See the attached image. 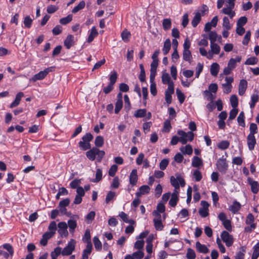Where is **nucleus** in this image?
<instances>
[{
  "label": "nucleus",
  "instance_id": "1",
  "mask_svg": "<svg viewBox=\"0 0 259 259\" xmlns=\"http://www.w3.org/2000/svg\"><path fill=\"white\" fill-rule=\"evenodd\" d=\"M177 134L180 136V142L182 144H186L188 141H192L194 137V135L192 132L186 133L182 130H179Z\"/></svg>",
  "mask_w": 259,
  "mask_h": 259
},
{
  "label": "nucleus",
  "instance_id": "2",
  "mask_svg": "<svg viewBox=\"0 0 259 259\" xmlns=\"http://www.w3.org/2000/svg\"><path fill=\"white\" fill-rule=\"evenodd\" d=\"M176 178L174 176H171L170 178V183L171 185L175 187V189H179L180 185L184 187L185 185L184 179L179 174H176Z\"/></svg>",
  "mask_w": 259,
  "mask_h": 259
},
{
  "label": "nucleus",
  "instance_id": "3",
  "mask_svg": "<svg viewBox=\"0 0 259 259\" xmlns=\"http://www.w3.org/2000/svg\"><path fill=\"white\" fill-rule=\"evenodd\" d=\"M76 241L73 239H70L67 245L62 250L63 256H68L72 254L75 249Z\"/></svg>",
  "mask_w": 259,
  "mask_h": 259
},
{
  "label": "nucleus",
  "instance_id": "4",
  "mask_svg": "<svg viewBox=\"0 0 259 259\" xmlns=\"http://www.w3.org/2000/svg\"><path fill=\"white\" fill-rule=\"evenodd\" d=\"M53 70V67L46 68L44 71H41L38 73L35 74L31 79H30V80L35 82L37 80H41L47 75L49 72L52 71Z\"/></svg>",
  "mask_w": 259,
  "mask_h": 259
},
{
  "label": "nucleus",
  "instance_id": "5",
  "mask_svg": "<svg viewBox=\"0 0 259 259\" xmlns=\"http://www.w3.org/2000/svg\"><path fill=\"white\" fill-rule=\"evenodd\" d=\"M221 237L227 246L230 247L232 245L234 242L233 237L227 231H223L221 234Z\"/></svg>",
  "mask_w": 259,
  "mask_h": 259
},
{
  "label": "nucleus",
  "instance_id": "6",
  "mask_svg": "<svg viewBox=\"0 0 259 259\" xmlns=\"http://www.w3.org/2000/svg\"><path fill=\"white\" fill-rule=\"evenodd\" d=\"M216 165L218 169L223 174H225L228 170V165L227 163L226 158H220L217 161Z\"/></svg>",
  "mask_w": 259,
  "mask_h": 259
},
{
  "label": "nucleus",
  "instance_id": "7",
  "mask_svg": "<svg viewBox=\"0 0 259 259\" xmlns=\"http://www.w3.org/2000/svg\"><path fill=\"white\" fill-rule=\"evenodd\" d=\"M58 232L61 237H66L68 235L67 231L68 226L67 224L64 222H61L58 224Z\"/></svg>",
  "mask_w": 259,
  "mask_h": 259
},
{
  "label": "nucleus",
  "instance_id": "8",
  "mask_svg": "<svg viewBox=\"0 0 259 259\" xmlns=\"http://www.w3.org/2000/svg\"><path fill=\"white\" fill-rule=\"evenodd\" d=\"M77 194L75 196L73 203L75 204H79L82 201V197L84 195L85 192L82 187H79L76 189Z\"/></svg>",
  "mask_w": 259,
  "mask_h": 259
},
{
  "label": "nucleus",
  "instance_id": "9",
  "mask_svg": "<svg viewBox=\"0 0 259 259\" xmlns=\"http://www.w3.org/2000/svg\"><path fill=\"white\" fill-rule=\"evenodd\" d=\"M247 183L251 187V192L254 194H256L259 190V184L257 181H254L252 178L248 177L247 178Z\"/></svg>",
  "mask_w": 259,
  "mask_h": 259
},
{
  "label": "nucleus",
  "instance_id": "10",
  "mask_svg": "<svg viewBox=\"0 0 259 259\" xmlns=\"http://www.w3.org/2000/svg\"><path fill=\"white\" fill-rule=\"evenodd\" d=\"M247 143L248 149L253 150L256 144V139L254 135H248L247 137Z\"/></svg>",
  "mask_w": 259,
  "mask_h": 259
},
{
  "label": "nucleus",
  "instance_id": "11",
  "mask_svg": "<svg viewBox=\"0 0 259 259\" xmlns=\"http://www.w3.org/2000/svg\"><path fill=\"white\" fill-rule=\"evenodd\" d=\"M247 87V82L245 79H241L240 81L238 89V94L240 96L244 94Z\"/></svg>",
  "mask_w": 259,
  "mask_h": 259
},
{
  "label": "nucleus",
  "instance_id": "12",
  "mask_svg": "<svg viewBox=\"0 0 259 259\" xmlns=\"http://www.w3.org/2000/svg\"><path fill=\"white\" fill-rule=\"evenodd\" d=\"M234 8V7L226 5V7L223 8L221 10V12L223 14L228 15L229 17L232 19L235 16L236 14L235 12L233 11Z\"/></svg>",
  "mask_w": 259,
  "mask_h": 259
},
{
  "label": "nucleus",
  "instance_id": "13",
  "mask_svg": "<svg viewBox=\"0 0 259 259\" xmlns=\"http://www.w3.org/2000/svg\"><path fill=\"white\" fill-rule=\"evenodd\" d=\"M150 188L147 185H143L139 188V191L136 193V195L138 197H141L143 195L148 194L150 192Z\"/></svg>",
  "mask_w": 259,
  "mask_h": 259
},
{
  "label": "nucleus",
  "instance_id": "14",
  "mask_svg": "<svg viewBox=\"0 0 259 259\" xmlns=\"http://www.w3.org/2000/svg\"><path fill=\"white\" fill-rule=\"evenodd\" d=\"M138 181L137 170L133 169L130 175V183L133 186L136 185Z\"/></svg>",
  "mask_w": 259,
  "mask_h": 259
},
{
  "label": "nucleus",
  "instance_id": "15",
  "mask_svg": "<svg viewBox=\"0 0 259 259\" xmlns=\"http://www.w3.org/2000/svg\"><path fill=\"white\" fill-rule=\"evenodd\" d=\"M64 44L65 47L69 49L74 44V36L72 35H68L64 40Z\"/></svg>",
  "mask_w": 259,
  "mask_h": 259
},
{
  "label": "nucleus",
  "instance_id": "16",
  "mask_svg": "<svg viewBox=\"0 0 259 259\" xmlns=\"http://www.w3.org/2000/svg\"><path fill=\"white\" fill-rule=\"evenodd\" d=\"M93 250V245H87L85 248L83 250L81 259H88Z\"/></svg>",
  "mask_w": 259,
  "mask_h": 259
},
{
  "label": "nucleus",
  "instance_id": "17",
  "mask_svg": "<svg viewBox=\"0 0 259 259\" xmlns=\"http://www.w3.org/2000/svg\"><path fill=\"white\" fill-rule=\"evenodd\" d=\"M241 60L240 56H237L235 58H231L228 63V66L232 70L234 69L236 66V63L240 62Z\"/></svg>",
  "mask_w": 259,
  "mask_h": 259
},
{
  "label": "nucleus",
  "instance_id": "18",
  "mask_svg": "<svg viewBox=\"0 0 259 259\" xmlns=\"http://www.w3.org/2000/svg\"><path fill=\"white\" fill-rule=\"evenodd\" d=\"M24 96V94L22 92L18 93L16 96L15 100L10 105V107L12 108L18 106L21 100V98Z\"/></svg>",
  "mask_w": 259,
  "mask_h": 259
},
{
  "label": "nucleus",
  "instance_id": "19",
  "mask_svg": "<svg viewBox=\"0 0 259 259\" xmlns=\"http://www.w3.org/2000/svg\"><path fill=\"white\" fill-rule=\"evenodd\" d=\"M196 248L197 250L201 253H206L209 251V249L205 245L201 244L198 241L196 243Z\"/></svg>",
  "mask_w": 259,
  "mask_h": 259
},
{
  "label": "nucleus",
  "instance_id": "20",
  "mask_svg": "<svg viewBox=\"0 0 259 259\" xmlns=\"http://www.w3.org/2000/svg\"><path fill=\"white\" fill-rule=\"evenodd\" d=\"M241 204L237 201H234L233 204L229 207V210L234 214L236 213L240 209Z\"/></svg>",
  "mask_w": 259,
  "mask_h": 259
},
{
  "label": "nucleus",
  "instance_id": "21",
  "mask_svg": "<svg viewBox=\"0 0 259 259\" xmlns=\"http://www.w3.org/2000/svg\"><path fill=\"white\" fill-rule=\"evenodd\" d=\"M98 34V32L96 29V27L95 26L93 27L91 30L90 35L88 37V42L89 43L91 42L94 40V39L96 36H97Z\"/></svg>",
  "mask_w": 259,
  "mask_h": 259
},
{
  "label": "nucleus",
  "instance_id": "22",
  "mask_svg": "<svg viewBox=\"0 0 259 259\" xmlns=\"http://www.w3.org/2000/svg\"><path fill=\"white\" fill-rule=\"evenodd\" d=\"M220 69V66L217 63H213L210 67V73L213 76H217Z\"/></svg>",
  "mask_w": 259,
  "mask_h": 259
},
{
  "label": "nucleus",
  "instance_id": "23",
  "mask_svg": "<svg viewBox=\"0 0 259 259\" xmlns=\"http://www.w3.org/2000/svg\"><path fill=\"white\" fill-rule=\"evenodd\" d=\"M171 48V42L169 39H166L164 42L162 49L163 53L164 55L167 54Z\"/></svg>",
  "mask_w": 259,
  "mask_h": 259
},
{
  "label": "nucleus",
  "instance_id": "24",
  "mask_svg": "<svg viewBox=\"0 0 259 259\" xmlns=\"http://www.w3.org/2000/svg\"><path fill=\"white\" fill-rule=\"evenodd\" d=\"M96 148H93L86 152V156L90 160L93 161L96 159Z\"/></svg>",
  "mask_w": 259,
  "mask_h": 259
},
{
  "label": "nucleus",
  "instance_id": "25",
  "mask_svg": "<svg viewBox=\"0 0 259 259\" xmlns=\"http://www.w3.org/2000/svg\"><path fill=\"white\" fill-rule=\"evenodd\" d=\"M82 241L84 243H87V245H92V243L91 242V234H90V231L89 229H87L85 230L84 235L82 238Z\"/></svg>",
  "mask_w": 259,
  "mask_h": 259
},
{
  "label": "nucleus",
  "instance_id": "26",
  "mask_svg": "<svg viewBox=\"0 0 259 259\" xmlns=\"http://www.w3.org/2000/svg\"><path fill=\"white\" fill-rule=\"evenodd\" d=\"M162 82L163 84H170V82H173L170 79V77L168 73L163 71L162 75Z\"/></svg>",
  "mask_w": 259,
  "mask_h": 259
},
{
  "label": "nucleus",
  "instance_id": "27",
  "mask_svg": "<svg viewBox=\"0 0 259 259\" xmlns=\"http://www.w3.org/2000/svg\"><path fill=\"white\" fill-rule=\"evenodd\" d=\"M183 58L185 61L189 62L190 63L192 62V55L190 50H183Z\"/></svg>",
  "mask_w": 259,
  "mask_h": 259
},
{
  "label": "nucleus",
  "instance_id": "28",
  "mask_svg": "<svg viewBox=\"0 0 259 259\" xmlns=\"http://www.w3.org/2000/svg\"><path fill=\"white\" fill-rule=\"evenodd\" d=\"M147 110L146 109H140L136 110L134 113V116L136 118L144 117L146 115Z\"/></svg>",
  "mask_w": 259,
  "mask_h": 259
},
{
  "label": "nucleus",
  "instance_id": "29",
  "mask_svg": "<svg viewBox=\"0 0 259 259\" xmlns=\"http://www.w3.org/2000/svg\"><path fill=\"white\" fill-rule=\"evenodd\" d=\"M70 233H73L75 228L77 227V223L76 221L73 220H69L68 221V225Z\"/></svg>",
  "mask_w": 259,
  "mask_h": 259
},
{
  "label": "nucleus",
  "instance_id": "30",
  "mask_svg": "<svg viewBox=\"0 0 259 259\" xmlns=\"http://www.w3.org/2000/svg\"><path fill=\"white\" fill-rule=\"evenodd\" d=\"M201 14L200 13H197L194 16L192 22L191 24L194 27L197 26L198 24L200 22L201 20Z\"/></svg>",
  "mask_w": 259,
  "mask_h": 259
},
{
  "label": "nucleus",
  "instance_id": "31",
  "mask_svg": "<svg viewBox=\"0 0 259 259\" xmlns=\"http://www.w3.org/2000/svg\"><path fill=\"white\" fill-rule=\"evenodd\" d=\"M85 6V3L84 1H81L77 6L75 7L72 10V13L73 14H75L77 13L80 10L83 9Z\"/></svg>",
  "mask_w": 259,
  "mask_h": 259
},
{
  "label": "nucleus",
  "instance_id": "32",
  "mask_svg": "<svg viewBox=\"0 0 259 259\" xmlns=\"http://www.w3.org/2000/svg\"><path fill=\"white\" fill-rule=\"evenodd\" d=\"M140 68V73L139 76V78L141 82H144L146 80L145 71L144 66L142 64L139 65Z\"/></svg>",
  "mask_w": 259,
  "mask_h": 259
},
{
  "label": "nucleus",
  "instance_id": "33",
  "mask_svg": "<svg viewBox=\"0 0 259 259\" xmlns=\"http://www.w3.org/2000/svg\"><path fill=\"white\" fill-rule=\"evenodd\" d=\"M171 21L170 19L166 18L163 20L162 27L164 30H167L171 27Z\"/></svg>",
  "mask_w": 259,
  "mask_h": 259
},
{
  "label": "nucleus",
  "instance_id": "34",
  "mask_svg": "<svg viewBox=\"0 0 259 259\" xmlns=\"http://www.w3.org/2000/svg\"><path fill=\"white\" fill-rule=\"evenodd\" d=\"M211 52L214 54H219L221 48L220 46L215 42L210 43Z\"/></svg>",
  "mask_w": 259,
  "mask_h": 259
},
{
  "label": "nucleus",
  "instance_id": "35",
  "mask_svg": "<svg viewBox=\"0 0 259 259\" xmlns=\"http://www.w3.org/2000/svg\"><path fill=\"white\" fill-rule=\"evenodd\" d=\"M78 144L80 148L82 150H87L88 149H90L91 147L90 143H89L87 142H85L82 140L79 142Z\"/></svg>",
  "mask_w": 259,
  "mask_h": 259
},
{
  "label": "nucleus",
  "instance_id": "36",
  "mask_svg": "<svg viewBox=\"0 0 259 259\" xmlns=\"http://www.w3.org/2000/svg\"><path fill=\"white\" fill-rule=\"evenodd\" d=\"M202 160L197 156H194L192 159V165L194 167H199L202 165Z\"/></svg>",
  "mask_w": 259,
  "mask_h": 259
},
{
  "label": "nucleus",
  "instance_id": "37",
  "mask_svg": "<svg viewBox=\"0 0 259 259\" xmlns=\"http://www.w3.org/2000/svg\"><path fill=\"white\" fill-rule=\"evenodd\" d=\"M180 150L184 154L188 155H191L193 152V149L190 145H187L185 148L182 147Z\"/></svg>",
  "mask_w": 259,
  "mask_h": 259
},
{
  "label": "nucleus",
  "instance_id": "38",
  "mask_svg": "<svg viewBox=\"0 0 259 259\" xmlns=\"http://www.w3.org/2000/svg\"><path fill=\"white\" fill-rule=\"evenodd\" d=\"M60 254L62 255V250L61 247L58 246L56 247L54 251L51 253L52 258L57 257Z\"/></svg>",
  "mask_w": 259,
  "mask_h": 259
},
{
  "label": "nucleus",
  "instance_id": "39",
  "mask_svg": "<svg viewBox=\"0 0 259 259\" xmlns=\"http://www.w3.org/2000/svg\"><path fill=\"white\" fill-rule=\"evenodd\" d=\"M259 99L258 96L256 94H253L251 97V103L250 104V107L253 108L255 104L258 102Z\"/></svg>",
  "mask_w": 259,
  "mask_h": 259
},
{
  "label": "nucleus",
  "instance_id": "40",
  "mask_svg": "<svg viewBox=\"0 0 259 259\" xmlns=\"http://www.w3.org/2000/svg\"><path fill=\"white\" fill-rule=\"evenodd\" d=\"M229 142L226 140H224L221 141L218 144V147L221 150H225L229 147Z\"/></svg>",
  "mask_w": 259,
  "mask_h": 259
},
{
  "label": "nucleus",
  "instance_id": "41",
  "mask_svg": "<svg viewBox=\"0 0 259 259\" xmlns=\"http://www.w3.org/2000/svg\"><path fill=\"white\" fill-rule=\"evenodd\" d=\"M32 19L30 18L29 16H27L24 19V26L27 28H29L31 27L32 23Z\"/></svg>",
  "mask_w": 259,
  "mask_h": 259
},
{
  "label": "nucleus",
  "instance_id": "42",
  "mask_svg": "<svg viewBox=\"0 0 259 259\" xmlns=\"http://www.w3.org/2000/svg\"><path fill=\"white\" fill-rule=\"evenodd\" d=\"M95 144L97 147H101L104 144V138L101 136H97L95 141Z\"/></svg>",
  "mask_w": 259,
  "mask_h": 259
},
{
  "label": "nucleus",
  "instance_id": "43",
  "mask_svg": "<svg viewBox=\"0 0 259 259\" xmlns=\"http://www.w3.org/2000/svg\"><path fill=\"white\" fill-rule=\"evenodd\" d=\"M48 229L49 230L48 232H50V233H52L53 235L55 234L56 231L57 230V225L55 221H52L51 222L49 226Z\"/></svg>",
  "mask_w": 259,
  "mask_h": 259
},
{
  "label": "nucleus",
  "instance_id": "44",
  "mask_svg": "<svg viewBox=\"0 0 259 259\" xmlns=\"http://www.w3.org/2000/svg\"><path fill=\"white\" fill-rule=\"evenodd\" d=\"M102 170L100 168L97 169L96 174V178L92 181V182L94 183L99 182L100 181L102 180Z\"/></svg>",
  "mask_w": 259,
  "mask_h": 259
},
{
  "label": "nucleus",
  "instance_id": "45",
  "mask_svg": "<svg viewBox=\"0 0 259 259\" xmlns=\"http://www.w3.org/2000/svg\"><path fill=\"white\" fill-rule=\"evenodd\" d=\"M121 36L122 39L124 41L127 42L128 41L130 37L131 36V33L126 29H125L122 32L121 34Z\"/></svg>",
  "mask_w": 259,
  "mask_h": 259
},
{
  "label": "nucleus",
  "instance_id": "46",
  "mask_svg": "<svg viewBox=\"0 0 259 259\" xmlns=\"http://www.w3.org/2000/svg\"><path fill=\"white\" fill-rule=\"evenodd\" d=\"M93 242L96 250H100L102 249V243L97 236L94 237Z\"/></svg>",
  "mask_w": 259,
  "mask_h": 259
},
{
  "label": "nucleus",
  "instance_id": "47",
  "mask_svg": "<svg viewBox=\"0 0 259 259\" xmlns=\"http://www.w3.org/2000/svg\"><path fill=\"white\" fill-rule=\"evenodd\" d=\"M72 20V15L71 14L68 15L67 16L61 18L60 20V23L63 25H66L69 23Z\"/></svg>",
  "mask_w": 259,
  "mask_h": 259
},
{
  "label": "nucleus",
  "instance_id": "48",
  "mask_svg": "<svg viewBox=\"0 0 259 259\" xmlns=\"http://www.w3.org/2000/svg\"><path fill=\"white\" fill-rule=\"evenodd\" d=\"M203 95L207 97V100L209 101H214L215 96L213 95L211 92L208 90H205L203 92Z\"/></svg>",
  "mask_w": 259,
  "mask_h": 259
},
{
  "label": "nucleus",
  "instance_id": "49",
  "mask_svg": "<svg viewBox=\"0 0 259 259\" xmlns=\"http://www.w3.org/2000/svg\"><path fill=\"white\" fill-rule=\"evenodd\" d=\"M230 102L233 108H236L238 104L237 97L235 95H232L230 97Z\"/></svg>",
  "mask_w": 259,
  "mask_h": 259
},
{
  "label": "nucleus",
  "instance_id": "50",
  "mask_svg": "<svg viewBox=\"0 0 259 259\" xmlns=\"http://www.w3.org/2000/svg\"><path fill=\"white\" fill-rule=\"evenodd\" d=\"M117 78V74L115 71L112 72L109 77L110 83L111 85H114L116 81Z\"/></svg>",
  "mask_w": 259,
  "mask_h": 259
},
{
  "label": "nucleus",
  "instance_id": "51",
  "mask_svg": "<svg viewBox=\"0 0 259 259\" xmlns=\"http://www.w3.org/2000/svg\"><path fill=\"white\" fill-rule=\"evenodd\" d=\"M150 92L152 95L155 96L157 94V90L156 87V83L155 80H150Z\"/></svg>",
  "mask_w": 259,
  "mask_h": 259
},
{
  "label": "nucleus",
  "instance_id": "52",
  "mask_svg": "<svg viewBox=\"0 0 259 259\" xmlns=\"http://www.w3.org/2000/svg\"><path fill=\"white\" fill-rule=\"evenodd\" d=\"M171 128V126L170 124V121L169 119L166 120L164 122V126L163 128V131L164 132H169Z\"/></svg>",
  "mask_w": 259,
  "mask_h": 259
},
{
  "label": "nucleus",
  "instance_id": "53",
  "mask_svg": "<svg viewBox=\"0 0 259 259\" xmlns=\"http://www.w3.org/2000/svg\"><path fill=\"white\" fill-rule=\"evenodd\" d=\"M187 259H195L196 257V254L194 250L191 248H188L186 254Z\"/></svg>",
  "mask_w": 259,
  "mask_h": 259
},
{
  "label": "nucleus",
  "instance_id": "54",
  "mask_svg": "<svg viewBox=\"0 0 259 259\" xmlns=\"http://www.w3.org/2000/svg\"><path fill=\"white\" fill-rule=\"evenodd\" d=\"M193 177L197 182H199L202 178L201 172L198 169H195L193 172Z\"/></svg>",
  "mask_w": 259,
  "mask_h": 259
},
{
  "label": "nucleus",
  "instance_id": "55",
  "mask_svg": "<svg viewBox=\"0 0 259 259\" xmlns=\"http://www.w3.org/2000/svg\"><path fill=\"white\" fill-rule=\"evenodd\" d=\"M223 27L226 30H230L231 28L229 20L227 17H224L223 18Z\"/></svg>",
  "mask_w": 259,
  "mask_h": 259
},
{
  "label": "nucleus",
  "instance_id": "56",
  "mask_svg": "<svg viewBox=\"0 0 259 259\" xmlns=\"http://www.w3.org/2000/svg\"><path fill=\"white\" fill-rule=\"evenodd\" d=\"M253 252L251 256V259H257L259 256V246L255 245L253 247Z\"/></svg>",
  "mask_w": 259,
  "mask_h": 259
},
{
  "label": "nucleus",
  "instance_id": "57",
  "mask_svg": "<svg viewBox=\"0 0 259 259\" xmlns=\"http://www.w3.org/2000/svg\"><path fill=\"white\" fill-rule=\"evenodd\" d=\"M218 37V34L215 31H210L208 34V38L210 41V43L215 42Z\"/></svg>",
  "mask_w": 259,
  "mask_h": 259
},
{
  "label": "nucleus",
  "instance_id": "58",
  "mask_svg": "<svg viewBox=\"0 0 259 259\" xmlns=\"http://www.w3.org/2000/svg\"><path fill=\"white\" fill-rule=\"evenodd\" d=\"M95 217V212L94 211H92L89 212L85 217V220L88 224H90L92 221L94 219Z\"/></svg>",
  "mask_w": 259,
  "mask_h": 259
},
{
  "label": "nucleus",
  "instance_id": "59",
  "mask_svg": "<svg viewBox=\"0 0 259 259\" xmlns=\"http://www.w3.org/2000/svg\"><path fill=\"white\" fill-rule=\"evenodd\" d=\"M123 106L122 100H117L115 104V113L117 114Z\"/></svg>",
  "mask_w": 259,
  "mask_h": 259
},
{
  "label": "nucleus",
  "instance_id": "60",
  "mask_svg": "<svg viewBox=\"0 0 259 259\" xmlns=\"http://www.w3.org/2000/svg\"><path fill=\"white\" fill-rule=\"evenodd\" d=\"M250 133L249 135H254L257 132V126L255 123H251L249 126Z\"/></svg>",
  "mask_w": 259,
  "mask_h": 259
},
{
  "label": "nucleus",
  "instance_id": "61",
  "mask_svg": "<svg viewBox=\"0 0 259 259\" xmlns=\"http://www.w3.org/2000/svg\"><path fill=\"white\" fill-rule=\"evenodd\" d=\"M169 163V160L168 159H162L159 163V168L161 170H164L167 166L168 165Z\"/></svg>",
  "mask_w": 259,
  "mask_h": 259
},
{
  "label": "nucleus",
  "instance_id": "62",
  "mask_svg": "<svg viewBox=\"0 0 259 259\" xmlns=\"http://www.w3.org/2000/svg\"><path fill=\"white\" fill-rule=\"evenodd\" d=\"M176 93L180 103H183L185 98L184 94L179 89H177Z\"/></svg>",
  "mask_w": 259,
  "mask_h": 259
},
{
  "label": "nucleus",
  "instance_id": "63",
  "mask_svg": "<svg viewBox=\"0 0 259 259\" xmlns=\"http://www.w3.org/2000/svg\"><path fill=\"white\" fill-rule=\"evenodd\" d=\"M118 167L116 165L114 164L112 165L110 168L108 174L111 177H114L117 170Z\"/></svg>",
  "mask_w": 259,
  "mask_h": 259
},
{
  "label": "nucleus",
  "instance_id": "64",
  "mask_svg": "<svg viewBox=\"0 0 259 259\" xmlns=\"http://www.w3.org/2000/svg\"><path fill=\"white\" fill-rule=\"evenodd\" d=\"M247 21V19L246 17L243 16L240 17L237 22V26H243L244 25Z\"/></svg>",
  "mask_w": 259,
  "mask_h": 259
}]
</instances>
